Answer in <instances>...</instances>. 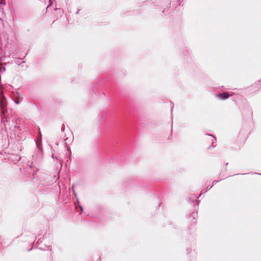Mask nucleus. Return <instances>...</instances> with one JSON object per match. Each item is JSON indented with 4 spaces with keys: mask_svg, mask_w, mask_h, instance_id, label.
Listing matches in <instances>:
<instances>
[{
    "mask_svg": "<svg viewBox=\"0 0 261 261\" xmlns=\"http://www.w3.org/2000/svg\"><path fill=\"white\" fill-rule=\"evenodd\" d=\"M7 158L8 161L15 164V162L16 161V154L13 153H8Z\"/></svg>",
    "mask_w": 261,
    "mask_h": 261,
    "instance_id": "1",
    "label": "nucleus"
},
{
    "mask_svg": "<svg viewBox=\"0 0 261 261\" xmlns=\"http://www.w3.org/2000/svg\"><path fill=\"white\" fill-rule=\"evenodd\" d=\"M216 182H217V181H214L213 182V184H215V183H216Z\"/></svg>",
    "mask_w": 261,
    "mask_h": 261,
    "instance_id": "5",
    "label": "nucleus"
},
{
    "mask_svg": "<svg viewBox=\"0 0 261 261\" xmlns=\"http://www.w3.org/2000/svg\"><path fill=\"white\" fill-rule=\"evenodd\" d=\"M3 5V2L2 0H0V11L1 12H3V8H2V5Z\"/></svg>",
    "mask_w": 261,
    "mask_h": 261,
    "instance_id": "3",
    "label": "nucleus"
},
{
    "mask_svg": "<svg viewBox=\"0 0 261 261\" xmlns=\"http://www.w3.org/2000/svg\"><path fill=\"white\" fill-rule=\"evenodd\" d=\"M229 94L227 93H221L217 95V96L222 99H225L229 97Z\"/></svg>",
    "mask_w": 261,
    "mask_h": 261,
    "instance_id": "2",
    "label": "nucleus"
},
{
    "mask_svg": "<svg viewBox=\"0 0 261 261\" xmlns=\"http://www.w3.org/2000/svg\"><path fill=\"white\" fill-rule=\"evenodd\" d=\"M81 210L82 211L83 210V208L82 207H81Z\"/></svg>",
    "mask_w": 261,
    "mask_h": 261,
    "instance_id": "6",
    "label": "nucleus"
},
{
    "mask_svg": "<svg viewBox=\"0 0 261 261\" xmlns=\"http://www.w3.org/2000/svg\"><path fill=\"white\" fill-rule=\"evenodd\" d=\"M17 104L19 103V100H18V97H17Z\"/></svg>",
    "mask_w": 261,
    "mask_h": 261,
    "instance_id": "4",
    "label": "nucleus"
}]
</instances>
